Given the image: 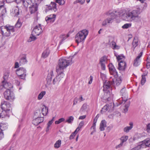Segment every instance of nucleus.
I'll list each match as a JSON object with an SVG mask.
<instances>
[{
    "label": "nucleus",
    "instance_id": "obj_35",
    "mask_svg": "<svg viewBox=\"0 0 150 150\" xmlns=\"http://www.w3.org/2000/svg\"><path fill=\"white\" fill-rule=\"evenodd\" d=\"M42 113L43 115H46L48 112V109L47 107L45 106L42 108Z\"/></svg>",
    "mask_w": 150,
    "mask_h": 150
},
{
    "label": "nucleus",
    "instance_id": "obj_16",
    "mask_svg": "<svg viewBox=\"0 0 150 150\" xmlns=\"http://www.w3.org/2000/svg\"><path fill=\"white\" fill-rule=\"evenodd\" d=\"M44 120L43 117H38L33 120L32 123L34 125H38L40 123L42 122Z\"/></svg>",
    "mask_w": 150,
    "mask_h": 150
},
{
    "label": "nucleus",
    "instance_id": "obj_47",
    "mask_svg": "<svg viewBox=\"0 0 150 150\" xmlns=\"http://www.w3.org/2000/svg\"><path fill=\"white\" fill-rule=\"evenodd\" d=\"M146 67L147 69H149L150 67V57H148L147 58Z\"/></svg>",
    "mask_w": 150,
    "mask_h": 150
},
{
    "label": "nucleus",
    "instance_id": "obj_34",
    "mask_svg": "<svg viewBox=\"0 0 150 150\" xmlns=\"http://www.w3.org/2000/svg\"><path fill=\"white\" fill-rule=\"evenodd\" d=\"M0 129H2L3 131L7 128V124L6 123H1L0 125Z\"/></svg>",
    "mask_w": 150,
    "mask_h": 150
},
{
    "label": "nucleus",
    "instance_id": "obj_54",
    "mask_svg": "<svg viewBox=\"0 0 150 150\" xmlns=\"http://www.w3.org/2000/svg\"><path fill=\"white\" fill-rule=\"evenodd\" d=\"M100 76L103 79L105 80L106 78V75L105 74L100 73Z\"/></svg>",
    "mask_w": 150,
    "mask_h": 150
},
{
    "label": "nucleus",
    "instance_id": "obj_52",
    "mask_svg": "<svg viewBox=\"0 0 150 150\" xmlns=\"http://www.w3.org/2000/svg\"><path fill=\"white\" fill-rule=\"evenodd\" d=\"M5 2V0H2L0 1V9L4 6Z\"/></svg>",
    "mask_w": 150,
    "mask_h": 150
},
{
    "label": "nucleus",
    "instance_id": "obj_48",
    "mask_svg": "<svg viewBox=\"0 0 150 150\" xmlns=\"http://www.w3.org/2000/svg\"><path fill=\"white\" fill-rule=\"evenodd\" d=\"M93 79V77L91 76L90 77L88 78V83L89 84H91L92 83Z\"/></svg>",
    "mask_w": 150,
    "mask_h": 150
},
{
    "label": "nucleus",
    "instance_id": "obj_39",
    "mask_svg": "<svg viewBox=\"0 0 150 150\" xmlns=\"http://www.w3.org/2000/svg\"><path fill=\"white\" fill-rule=\"evenodd\" d=\"M74 118L72 116L69 117L68 119L66 121V122H68L69 123H71L74 120Z\"/></svg>",
    "mask_w": 150,
    "mask_h": 150
},
{
    "label": "nucleus",
    "instance_id": "obj_8",
    "mask_svg": "<svg viewBox=\"0 0 150 150\" xmlns=\"http://www.w3.org/2000/svg\"><path fill=\"white\" fill-rule=\"evenodd\" d=\"M76 42L78 44L83 42L84 40V30L79 31L77 34L75 38Z\"/></svg>",
    "mask_w": 150,
    "mask_h": 150
},
{
    "label": "nucleus",
    "instance_id": "obj_37",
    "mask_svg": "<svg viewBox=\"0 0 150 150\" xmlns=\"http://www.w3.org/2000/svg\"><path fill=\"white\" fill-rule=\"evenodd\" d=\"M61 141L60 140H59L57 141L54 144V147L56 148L57 149L59 147L61 146Z\"/></svg>",
    "mask_w": 150,
    "mask_h": 150
},
{
    "label": "nucleus",
    "instance_id": "obj_26",
    "mask_svg": "<svg viewBox=\"0 0 150 150\" xmlns=\"http://www.w3.org/2000/svg\"><path fill=\"white\" fill-rule=\"evenodd\" d=\"M129 126H127L125 127L124 129V132L127 133L129 132L130 130H131L133 126V124L132 122H130L129 123Z\"/></svg>",
    "mask_w": 150,
    "mask_h": 150
},
{
    "label": "nucleus",
    "instance_id": "obj_41",
    "mask_svg": "<svg viewBox=\"0 0 150 150\" xmlns=\"http://www.w3.org/2000/svg\"><path fill=\"white\" fill-rule=\"evenodd\" d=\"M130 103L129 102L127 103L125 105V108L124 109L123 112L126 113L128 111V109Z\"/></svg>",
    "mask_w": 150,
    "mask_h": 150
},
{
    "label": "nucleus",
    "instance_id": "obj_46",
    "mask_svg": "<svg viewBox=\"0 0 150 150\" xmlns=\"http://www.w3.org/2000/svg\"><path fill=\"white\" fill-rule=\"evenodd\" d=\"M65 120V119L64 118H62L59 119L58 120L56 121L55 122V123L56 124H58L62 122H64Z\"/></svg>",
    "mask_w": 150,
    "mask_h": 150
},
{
    "label": "nucleus",
    "instance_id": "obj_31",
    "mask_svg": "<svg viewBox=\"0 0 150 150\" xmlns=\"http://www.w3.org/2000/svg\"><path fill=\"white\" fill-rule=\"evenodd\" d=\"M58 78V77L56 76V77L53 79L52 83L54 85L57 86L58 85L60 80Z\"/></svg>",
    "mask_w": 150,
    "mask_h": 150
},
{
    "label": "nucleus",
    "instance_id": "obj_51",
    "mask_svg": "<svg viewBox=\"0 0 150 150\" xmlns=\"http://www.w3.org/2000/svg\"><path fill=\"white\" fill-rule=\"evenodd\" d=\"M4 137V134L2 129H0V140L1 139Z\"/></svg>",
    "mask_w": 150,
    "mask_h": 150
},
{
    "label": "nucleus",
    "instance_id": "obj_29",
    "mask_svg": "<svg viewBox=\"0 0 150 150\" xmlns=\"http://www.w3.org/2000/svg\"><path fill=\"white\" fill-rule=\"evenodd\" d=\"M111 48L114 50H118L120 49V46L117 45L115 42L112 41L111 43Z\"/></svg>",
    "mask_w": 150,
    "mask_h": 150
},
{
    "label": "nucleus",
    "instance_id": "obj_32",
    "mask_svg": "<svg viewBox=\"0 0 150 150\" xmlns=\"http://www.w3.org/2000/svg\"><path fill=\"white\" fill-rule=\"evenodd\" d=\"M49 50L48 49H47L43 52L42 56L43 58H46L49 55Z\"/></svg>",
    "mask_w": 150,
    "mask_h": 150
},
{
    "label": "nucleus",
    "instance_id": "obj_38",
    "mask_svg": "<svg viewBox=\"0 0 150 150\" xmlns=\"http://www.w3.org/2000/svg\"><path fill=\"white\" fill-rule=\"evenodd\" d=\"M45 93L46 92L45 91L41 92L38 96V99L40 100L42 99L44 96L45 94Z\"/></svg>",
    "mask_w": 150,
    "mask_h": 150
},
{
    "label": "nucleus",
    "instance_id": "obj_12",
    "mask_svg": "<svg viewBox=\"0 0 150 150\" xmlns=\"http://www.w3.org/2000/svg\"><path fill=\"white\" fill-rule=\"evenodd\" d=\"M107 62V57L105 56L101 57L100 59L99 64L100 65L101 69L103 70L105 69V64Z\"/></svg>",
    "mask_w": 150,
    "mask_h": 150
},
{
    "label": "nucleus",
    "instance_id": "obj_3",
    "mask_svg": "<svg viewBox=\"0 0 150 150\" xmlns=\"http://www.w3.org/2000/svg\"><path fill=\"white\" fill-rule=\"evenodd\" d=\"M73 63L72 58H60L59 60L56 69H57L58 71H59V70H64L68 66L71 64Z\"/></svg>",
    "mask_w": 150,
    "mask_h": 150
},
{
    "label": "nucleus",
    "instance_id": "obj_19",
    "mask_svg": "<svg viewBox=\"0 0 150 150\" xmlns=\"http://www.w3.org/2000/svg\"><path fill=\"white\" fill-rule=\"evenodd\" d=\"M56 5V2H51L50 6H48V8L49 10H51L54 12H56L57 10Z\"/></svg>",
    "mask_w": 150,
    "mask_h": 150
},
{
    "label": "nucleus",
    "instance_id": "obj_64",
    "mask_svg": "<svg viewBox=\"0 0 150 150\" xmlns=\"http://www.w3.org/2000/svg\"><path fill=\"white\" fill-rule=\"evenodd\" d=\"M83 100V97H82V95H80L79 96V98L78 99V100L80 102H81Z\"/></svg>",
    "mask_w": 150,
    "mask_h": 150
},
{
    "label": "nucleus",
    "instance_id": "obj_58",
    "mask_svg": "<svg viewBox=\"0 0 150 150\" xmlns=\"http://www.w3.org/2000/svg\"><path fill=\"white\" fill-rule=\"evenodd\" d=\"M56 15L55 14H53L50 15L47 17H46V18H53L54 17V18H55Z\"/></svg>",
    "mask_w": 150,
    "mask_h": 150
},
{
    "label": "nucleus",
    "instance_id": "obj_42",
    "mask_svg": "<svg viewBox=\"0 0 150 150\" xmlns=\"http://www.w3.org/2000/svg\"><path fill=\"white\" fill-rule=\"evenodd\" d=\"M146 81V79L145 77V76L142 75V78L141 81V84L142 85L144 84Z\"/></svg>",
    "mask_w": 150,
    "mask_h": 150
},
{
    "label": "nucleus",
    "instance_id": "obj_30",
    "mask_svg": "<svg viewBox=\"0 0 150 150\" xmlns=\"http://www.w3.org/2000/svg\"><path fill=\"white\" fill-rule=\"evenodd\" d=\"M138 39L137 37H135L134 38L132 42V46L133 47V50H134L138 45Z\"/></svg>",
    "mask_w": 150,
    "mask_h": 150
},
{
    "label": "nucleus",
    "instance_id": "obj_36",
    "mask_svg": "<svg viewBox=\"0 0 150 150\" xmlns=\"http://www.w3.org/2000/svg\"><path fill=\"white\" fill-rule=\"evenodd\" d=\"M45 19L47 23H52L54 22L55 18H54V17L53 18H45Z\"/></svg>",
    "mask_w": 150,
    "mask_h": 150
},
{
    "label": "nucleus",
    "instance_id": "obj_59",
    "mask_svg": "<svg viewBox=\"0 0 150 150\" xmlns=\"http://www.w3.org/2000/svg\"><path fill=\"white\" fill-rule=\"evenodd\" d=\"M78 100V98H75L74 100V103H73V105H74L76 104L77 103Z\"/></svg>",
    "mask_w": 150,
    "mask_h": 150
},
{
    "label": "nucleus",
    "instance_id": "obj_18",
    "mask_svg": "<svg viewBox=\"0 0 150 150\" xmlns=\"http://www.w3.org/2000/svg\"><path fill=\"white\" fill-rule=\"evenodd\" d=\"M34 2V0H23L22 3L23 6L25 8H26L29 6H30L31 4H33V2Z\"/></svg>",
    "mask_w": 150,
    "mask_h": 150
},
{
    "label": "nucleus",
    "instance_id": "obj_45",
    "mask_svg": "<svg viewBox=\"0 0 150 150\" xmlns=\"http://www.w3.org/2000/svg\"><path fill=\"white\" fill-rule=\"evenodd\" d=\"M52 121H50L47 124V126L46 130V132H48L50 129V127L53 123Z\"/></svg>",
    "mask_w": 150,
    "mask_h": 150
},
{
    "label": "nucleus",
    "instance_id": "obj_7",
    "mask_svg": "<svg viewBox=\"0 0 150 150\" xmlns=\"http://www.w3.org/2000/svg\"><path fill=\"white\" fill-rule=\"evenodd\" d=\"M4 96L5 99L9 100L10 101H13L15 98V96L13 92L9 89H6L4 93Z\"/></svg>",
    "mask_w": 150,
    "mask_h": 150
},
{
    "label": "nucleus",
    "instance_id": "obj_44",
    "mask_svg": "<svg viewBox=\"0 0 150 150\" xmlns=\"http://www.w3.org/2000/svg\"><path fill=\"white\" fill-rule=\"evenodd\" d=\"M96 126L92 125L91 128V134H93V133L96 132Z\"/></svg>",
    "mask_w": 150,
    "mask_h": 150
},
{
    "label": "nucleus",
    "instance_id": "obj_11",
    "mask_svg": "<svg viewBox=\"0 0 150 150\" xmlns=\"http://www.w3.org/2000/svg\"><path fill=\"white\" fill-rule=\"evenodd\" d=\"M109 69L110 74L112 76L115 77L117 76V73L112 63H110L108 65Z\"/></svg>",
    "mask_w": 150,
    "mask_h": 150
},
{
    "label": "nucleus",
    "instance_id": "obj_56",
    "mask_svg": "<svg viewBox=\"0 0 150 150\" xmlns=\"http://www.w3.org/2000/svg\"><path fill=\"white\" fill-rule=\"evenodd\" d=\"M146 130L148 132L150 133V123L147 125Z\"/></svg>",
    "mask_w": 150,
    "mask_h": 150
},
{
    "label": "nucleus",
    "instance_id": "obj_40",
    "mask_svg": "<svg viewBox=\"0 0 150 150\" xmlns=\"http://www.w3.org/2000/svg\"><path fill=\"white\" fill-rule=\"evenodd\" d=\"M56 3H58L60 5H62L65 4L64 0H54Z\"/></svg>",
    "mask_w": 150,
    "mask_h": 150
},
{
    "label": "nucleus",
    "instance_id": "obj_14",
    "mask_svg": "<svg viewBox=\"0 0 150 150\" xmlns=\"http://www.w3.org/2000/svg\"><path fill=\"white\" fill-rule=\"evenodd\" d=\"M141 148L146 147V146L150 147V140L149 138H147L143 141L139 143Z\"/></svg>",
    "mask_w": 150,
    "mask_h": 150
},
{
    "label": "nucleus",
    "instance_id": "obj_5",
    "mask_svg": "<svg viewBox=\"0 0 150 150\" xmlns=\"http://www.w3.org/2000/svg\"><path fill=\"white\" fill-rule=\"evenodd\" d=\"M120 93L122 96V99L121 100L118 99V102L120 105L125 103L127 100L128 98V94L126 89L125 87L121 90Z\"/></svg>",
    "mask_w": 150,
    "mask_h": 150
},
{
    "label": "nucleus",
    "instance_id": "obj_21",
    "mask_svg": "<svg viewBox=\"0 0 150 150\" xmlns=\"http://www.w3.org/2000/svg\"><path fill=\"white\" fill-rule=\"evenodd\" d=\"M54 76L53 72L51 71L48 74L46 79L47 83L49 85L51 83V81L52 77Z\"/></svg>",
    "mask_w": 150,
    "mask_h": 150
},
{
    "label": "nucleus",
    "instance_id": "obj_61",
    "mask_svg": "<svg viewBox=\"0 0 150 150\" xmlns=\"http://www.w3.org/2000/svg\"><path fill=\"white\" fill-rule=\"evenodd\" d=\"M76 1L82 4L84 3V0H77Z\"/></svg>",
    "mask_w": 150,
    "mask_h": 150
},
{
    "label": "nucleus",
    "instance_id": "obj_28",
    "mask_svg": "<svg viewBox=\"0 0 150 150\" xmlns=\"http://www.w3.org/2000/svg\"><path fill=\"white\" fill-rule=\"evenodd\" d=\"M111 108V107L110 106V105L107 104L102 108L101 112L102 113H103V112H105L107 111H109L110 110Z\"/></svg>",
    "mask_w": 150,
    "mask_h": 150
},
{
    "label": "nucleus",
    "instance_id": "obj_10",
    "mask_svg": "<svg viewBox=\"0 0 150 150\" xmlns=\"http://www.w3.org/2000/svg\"><path fill=\"white\" fill-rule=\"evenodd\" d=\"M42 32V30L40 24H38L36 25L33 29L32 34L34 35H39Z\"/></svg>",
    "mask_w": 150,
    "mask_h": 150
},
{
    "label": "nucleus",
    "instance_id": "obj_53",
    "mask_svg": "<svg viewBox=\"0 0 150 150\" xmlns=\"http://www.w3.org/2000/svg\"><path fill=\"white\" fill-rule=\"evenodd\" d=\"M40 114V110H38L35 112L34 115L36 116H39Z\"/></svg>",
    "mask_w": 150,
    "mask_h": 150
},
{
    "label": "nucleus",
    "instance_id": "obj_4",
    "mask_svg": "<svg viewBox=\"0 0 150 150\" xmlns=\"http://www.w3.org/2000/svg\"><path fill=\"white\" fill-rule=\"evenodd\" d=\"M0 28L2 35L6 37L9 36L11 33H13L15 31L14 27L9 24L1 26Z\"/></svg>",
    "mask_w": 150,
    "mask_h": 150
},
{
    "label": "nucleus",
    "instance_id": "obj_1",
    "mask_svg": "<svg viewBox=\"0 0 150 150\" xmlns=\"http://www.w3.org/2000/svg\"><path fill=\"white\" fill-rule=\"evenodd\" d=\"M108 17L102 22L103 26H105L112 23L114 19L122 16V19L128 22L138 23L141 20V16L139 9H136L131 11L126 12L123 14V11L121 10H115L110 11L108 13Z\"/></svg>",
    "mask_w": 150,
    "mask_h": 150
},
{
    "label": "nucleus",
    "instance_id": "obj_63",
    "mask_svg": "<svg viewBox=\"0 0 150 150\" xmlns=\"http://www.w3.org/2000/svg\"><path fill=\"white\" fill-rule=\"evenodd\" d=\"M69 36V34H67L66 36L62 37V41H63Z\"/></svg>",
    "mask_w": 150,
    "mask_h": 150
},
{
    "label": "nucleus",
    "instance_id": "obj_33",
    "mask_svg": "<svg viewBox=\"0 0 150 150\" xmlns=\"http://www.w3.org/2000/svg\"><path fill=\"white\" fill-rule=\"evenodd\" d=\"M3 84L4 88L8 89L11 87V85L10 83H8L5 82L4 81H3Z\"/></svg>",
    "mask_w": 150,
    "mask_h": 150
},
{
    "label": "nucleus",
    "instance_id": "obj_9",
    "mask_svg": "<svg viewBox=\"0 0 150 150\" xmlns=\"http://www.w3.org/2000/svg\"><path fill=\"white\" fill-rule=\"evenodd\" d=\"M1 108L2 110L5 111H9L11 110V104L6 101H4L1 103Z\"/></svg>",
    "mask_w": 150,
    "mask_h": 150
},
{
    "label": "nucleus",
    "instance_id": "obj_43",
    "mask_svg": "<svg viewBox=\"0 0 150 150\" xmlns=\"http://www.w3.org/2000/svg\"><path fill=\"white\" fill-rule=\"evenodd\" d=\"M131 23H126L123 25L122 27L123 29H127L131 27Z\"/></svg>",
    "mask_w": 150,
    "mask_h": 150
},
{
    "label": "nucleus",
    "instance_id": "obj_27",
    "mask_svg": "<svg viewBox=\"0 0 150 150\" xmlns=\"http://www.w3.org/2000/svg\"><path fill=\"white\" fill-rule=\"evenodd\" d=\"M12 13L15 16H18L19 14V8L18 6L14 8L12 11Z\"/></svg>",
    "mask_w": 150,
    "mask_h": 150
},
{
    "label": "nucleus",
    "instance_id": "obj_50",
    "mask_svg": "<svg viewBox=\"0 0 150 150\" xmlns=\"http://www.w3.org/2000/svg\"><path fill=\"white\" fill-rule=\"evenodd\" d=\"M84 125V122L83 121H82L79 123L78 127V128H79L80 129L81 128V127L83 126Z\"/></svg>",
    "mask_w": 150,
    "mask_h": 150
},
{
    "label": "nucleus",
    "instance_id": "obj_49",
    "mask_svg": "<svg viewBox=\"0 0 150 150\" xmlns=\"http://www.w3.org/2000/svg\"><path fill=\"white\" fill-rule=\"evenodd\" d=\"M141 149V148L139 144L137 146L132 148L131 150H139Z\"/></svg>",
    "mask_w": 150,
    "mask_h": 150
},
{
    "label": "nucleus",
    "instance_id": "obj_62",
    "mask_svg": "<svg viewBox=\"0 0 150 150\" xmlns=\"http://www.w3.org/2000/svg\"><path fill=\"white\" fill-rule=\"evenodd\" d=\"M76 135L73 132L71 134L69 137L70 139H73Z\"/></svg>",
    "mask_w": 150,
    "mask_h": 150
},
{
    "label": "nucleus",
    "instance_id": "obj_6",
    "mask_svg": "<svg viewBox=\"0 0 150 150\" xmlns=\"http://www.w3.org/2000/svg\"><path fill=\"white\" fill-rule=\"evenodd\" d=\"M16 73L20 79L24 80H25L27 73V70L25 68L20 67L16 70Z\"/></svg>",
    "mask_w": 150,
    "mask_h": 150
},
{
    "label": "nucleus",
    "instance_id": "obj_22",
    "mask_svg": "<svg viewBox=\"0 0 150 150\" xmlns=\"http://www.w3.org/2000/svg\"><path fill=\"white\" fill-rule=\"evenodd\" d=\"M26 56L25 55L22 56L19 60V64L20 65L24 64L27 62Z\"/></svg>",
    "mask_w": 150,
    "mask_h": 150
},
{
    "label": "nucleus",
    "instance_id": "obj_17",
    "mask_svg": "<svg viewBox=\"0 0 150 150\" xmlns=\"http://www.w3.org/2000/svg\"><path fill=\"white\" fill-rule=\"evenodd\" d=\"M126 67V63L124 61H120L118 64V69L121 71H124Z\"/></svg>",
    "mask_w": 150,
    "mask_h": 150
},
{
    "label": "nucleus",
    "instance_id": "obj_25",
    "mask_svg": "<svg viewBox=\"0 0 150 150\" xmlns=\"http://www.w3.org/2000/svg\"><path fill=\"white\" fill-rule=\"evenodd\" d=\"M106 127V122L105 120H102L100 125V130L101 131L104 130L105 128Z\"/></svg>",
    "mask_w": 150,
    "mask_h": 150
},
{
    "label": "nucleus",
    "instance_id": "obj_20",
    "mask_svg": "<svg viewBox=\"0 0 150 150\" xmlns=\"http://www.w3.org/2000/svg\"><path fill=\"white\" fill-rule=\"evenodd\" d=\"M115 56L116 57V59L119 63L120 61H124L125 59V57L122 54L119 55L117 52L114 51V52Z\"/></svg>",
    "mask_w": 150,
    "mask_h": 150
},
{
    "label": "nucleus",
    "instance_id": "obj_2",
    "mask_svg": "<svg viewBox=\"0 0 150 150\" xmlns=\"http://www.w3.org/2000/svg\"><path fill=\"white\" fill-rule=\"evenodd\" d=\"M117 76L115 77L112 76L110 77L109 81L107 82L106 81L104 83L103 86V91L107 93L109 90H108L110 88L111 85L116 84L117 86L119 85L121 82V80L120 78L117 77Z\"/></svg>",
    "mask_w": 150,
    "mask_h": 150
},
{
    "label": "nucleus",
    "instance_id": "obj_24",
    "mask_svg": "<svg viewBox=\"0 0 150 150\" xmlns=\"http://www.w3.org/2000/svg\"><path fill=\"white\" fill-rule=\"evenodd\" d=\"M128 139V137L127 136H125L124 137H122L120 139L121 141V142L120 144L116 146V148L117 149L118 148L121 146L122 145L123 143L126 142Z\"/></svg>",
    "mask_w": 150,
    "mask_h": 150
},
{
    "label": "nucleus",
    "instance_id": "obj_60",
    "mask_svg": "<svg viewBox=\"0 0 150 150\" xmlns=\"http://www.w3.org/2000/svg\"><path fill=\"white\" fill-rule=\"evenodd\" d=\"M30 38L31 39V40L29 41L30 42L36 39V38L34 36H30Z\"/></svg>",
    "mask_w": 150,
    "mask_h": 150
},
{
    "label": "nucleus",
    "instance_id": "obj_57",
    "mask_svg": "<svg viewBox=\"0 0 150 150\" xmlns=\"http://www.w3.org/2000/svg\"><path fill=\"white\" fill-rule=\"evenodd\" d=\"M97 117H96L93 120V125H95L96 126V123L97 122Z\"/></svg>",
    "mask_w": 150,
    "mask_h": 150
},
{
    "label": "nucleus",
    "instance_id": "obj_13",
    "mask_svg": "<svg viewBox=\"0 0 150 150\" xmlns=\"http://www.w3.org/2000/svg\"><path fill=\"white\" fill-rule=\"evenodd\" d=\"M38 6L37 4L35 3L34 1L29 6V11L31 14L35 13L37 11Z\"/></svg>",
    "mask_w": 150,
    "mask_h": 150
},
{
    "label": "nucleus",
    "instance_id": "obj_23",
    "mask_svg": "<svg viewBox=\"0 0 150 150\" xmlns=\"http://www.w3.org/2000/svg\"><path fill=\"white\" fill-rule=\"evenodd\" d=\"M59 71H58L57 69H56V71L58 74V75L56 76L61 80L64 76V70H59Z\"/></svg>",
    "mask_w": 150,
    "mask_h": 150
},
{
    "label": "nucleus",
    "instance_id": "obj_15",
    "mask_svg": "<svg viewBox=\"0 0 150 150\" xmlns=\"http://www.w3.org/2000/svg\"><path fill=\"white\" fill-rule=\"evenodd\" d=\"M142 52H141L134 60L133 64L134 66L137 67L139 65L141 62L140 58L142 56Z\"/></svg>",
    "mask_w": 150,
    "mask_h": 150
},
{
    "label": "nucleus",
    "instance_id": "obj_55",
    "mask_svg": "<svg viewBox=\"0 0 150 150\" xmlns=\"http://www.w3.org/2000/svg\"><path fill=\"white\" fill-rule=\"evenodd\" d=\"M21 23L20 22H18L15 24V27L16 28H20L21 26Z\"/></svg>",
    "mask_w": 150,
    "mask_h": 150
}]
</instances>
